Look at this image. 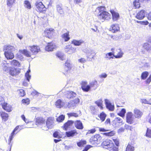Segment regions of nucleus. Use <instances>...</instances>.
Wrapping results in <instances>:
<instances>
[{"label":"nucleus","mask_w":151,"mask_h":151,"mask_svg":"<svg viewBox=\"0 0 151 151\" xmlns=\"http://www.w3.org/2000/svg\"><path fill=\"white\" fill-rule=\"evenodd\" d=\"M95 14L100 20H108L111 18V14L106 11V8L103 6H100L97 8Z\"/></svg>","instance_id":"nucleus-1"},{"label":"nucleus","mask_w":151,"mask_h":151,"mask_svg":"<svg viewBox=\"0 0 151 151\" xmlns=\"http://www.w3.org/2000/svg\"><path fill=\"white\" fill-rule=\"evenodd\" d=\"M54 119L52 117L49 118L46 122V126L42 127V129L47 130L49 129H51L53 126Z\"/></svg>","instance_id":"nucleus-2"},{"label":"nucleus","mask_w":151,"mask_h":151,"mask_svg":"<svg viewBox=\"0 0 151 151\" xmlns=\"http://www.w3.org/2000/svg\"><path fill=\"white\" fill-rule=\"evenodd\" d=\"M55 30L52 28H47L44 31V35L49 38L52 37L55 35Z\"/></svg>","instance_id":"nucleus-3"},{"label":"nucleus","mask_w":151,"mask_h":151,"mask_svg":"<svg viewBox=\"0 0 151 151\" xmlns=\"http://www.w3.org/2000/svg\"><path fill=\"white\" fill-rule=\"evenodd\" d=\"M35 5L36 10L37 12H45L46 10V8L41 2L37 1Z\"/></svg>","instance_id":"nucleus-4"},{"label":"nucleus","mask_w":151,"mask_h":151,"mask_svg":"<svg viewBox=\"0 0 151 151\" xmlns=\"http://www.w3.org/2000/svg\"><path fill=\"white\" fill-rule=\"evenodd\" d=\"M89 142L92 145L99 144L100 142V136L99 134H96L90 138Z\"/></svg>","instance_id":"nucleus-5"},{"label":"nucleus","mask_w":151,"mask_h":151,"mask_svg":"<svg viewBox=\"0 0 151 151\" xmlns=\"http://www.w3.org/2000/svg\"><path fill=\"white\" fill-rule=\"evenodd\" d=\"M102 145L103 148L106 149L111 148L114 146V145L111 141L108 139H106L102 143Z\"/></svg>","instance_id":"nucleus-6"},{"label":"nucleus","mask_w":151,"mask_h":151,"mask_svg":"<svg viewBox=\"0 0 151 151\" xmlns=\"http://www.w3.org/2000/svg\"><path fill=\"white\" fill-rule=\"evenodd\" d=\"M104 101L106 108L109 111H114V105L111 104L110 101L107 99H105Z\"/></svg>","instance_id":"nucleus-7"},{"label":"nucleus","mask_w":151,"mask_h":151,"mask_svg":"<svg viewBox=\"0 0 151 151\" xmlns=\"http://www.w3.org/2000/svg\"><path fill=\"white\" fill-rule=\"evenodd\" d=\"M66 97L68 99H73L77 96V94L75 92L72 91H67L65 94Z\"/></svg>","instance_id":"nucleus-8"},{"label":"nucleus","mask_w":151,"mask_h":151,"mask_svg":"<svg viewBox=\"0 0 151 151\" xmlns=\"http://www.w3.org/2000/svg\"><path fill=\"white\" fill-rule=\"evenodd\" d=\"M56 48V45L53 42L48 43L45 47V50L48 51H52Z\"/></svg>","instance_id":"nucleus-9"},{"label":"nucleus","mask_w":151,"mask_h":151,"mask_svg":"<svg viewBox=\"0 0 151 151\" xmlns=\"http://www.w3.org/2000/svg\"><path fill=\"white\" fill-rule=\"evenodd\" d=\"M65 48V52L69 54L75 52L76 51V48L72 47L71 45L67 46Z\"/></svg>","instance_id":"nucleus-10"},{"label":"nucleus","mask_w":151,"mask_h":151,"mask_svg":"<svg viewBox=\"0 0 151 151\" xmlns=\"http://www.w3.org/2000/svg\"><path fill=\"white\" fill-rule=\"evenodd\" d=\"M145 11L142 10L138 12L136 16V17L138 19H142L145 17Z\"/></svg>","instance_id":"nucleus-11"},{"label":"nucleus","mask_w":151,"mask_h":151,"mask_svg":"<svg viewBox=\"0 0 151 151\" xmlns=\"http://www.w3.org/2000/svg\"><path fill=\"white\" fill-rule=\"evenodd\" d=\"M19 126H17L14 129L12 132L11 133V135L9 137V144L11 143V141L12 140L13 138L14 137V136L16 134H17L19 131L21 129H20L19 131H17L16 133L15 132L17 131L19 129Z\"/></svg>","instance_id":"nucleus-12"},{"label":"nucleus","mask_w":151,"mask_h":151,"mask_svg":"<svg viewBox=\"0 0 151 151\" xmlns=\"http://www.w3.org/2000/svg\"><path fill=\"white\" fill-rule=\"evenodd\" d=\"M65 105V102L62 101L61 99H58L55 102V105L58 108H61L64 107Z\"/></svg>","instance_id":"nucleus-13"},{"label":"nucleus","mask_w":151,"mask_h":151,"mask_svg":"<svg viewBox=\"0 0 151 151\" xmlns=\"http://www.w3.org/2000/svg\"><path fill=\"white\" fill-rule=\"evenodd\" d=\"M132 115V113L131 112H129L126 114L127 122L130 124L133 123Z\"/></svg>","instance_id":"nucleus-14"},{"label":"nucleus","mask_w":151,"mask_h":151,"mask_svg":"<svg viewBox=\"0 0 151 151\" xmlns=\"http://www.w3.org/2000/svg\"><path fill=\"white\" fill-rule=\"evenodd\" d=\"M36 123L37 125H42L43 127L45 125V120L41 117H38L36 119Z\"/></svg>","instance_id":"nucleus-15"},{"label":"nucleus","mask_w":151,"mask_h":151,"mask_svg":"<svg viewBox=\"0 0 151 151\" xmlns=\"http://www.w3.org/2000/svg\"><path fill=\"white\" fill-rule=\"evenodd\" d=\"M76 107L74 103L72 101H70L68 103L65 102V105L64 106L65 108L74 109Z\"/></svg>","instance_id":"nucleus-16"},{"label":"nucleus","mask_w":151,"mask_h":151,"mask_svg":"<svg viewBox=\"0 0 151 151\" xmlns=\"http://www.w3.org/2000/svg\"><path fill=\"white\" fill-rule=\"evenodd\" d=\"M74 122L72 120H68L65 123L63 126V128L65 130H67L68 129L71 127Z\"/></svg>","instance_id":"nucleus-17"},{"label":"nucleus","mask_w":151,"mask_h":151,"mask_svg":"<svg viewBox=\"0 0 151 151\" xmlns=\"http://www.w3.org/2000/svg\"><path fill=\"white\" fill-rule=\"evenodd\" d=\"M19 73V70L17 68H12L9 71V73L12 76H16Z\"/></svg>","instance_id":"nucleus-18"},{"label":"nucleus","mask_w":151,"mask_h":151,"mask_svg":"<svg viewBox=\"0 0 151 151\" xmlns=\"http://www.w3.org/2000/svg\"><path fill=\"white\" fill-rule=\"evenodd\" d=\"M84 42L82 40H73L71 41V43L73 44L75 46H79L81 45L82 44L84 43Z\"/></svg>","instance_id":"nucleus-19"},{"label":"nucleus","mask_w":151,"mask_h":151,"mask_svg":"<svg viewBox=\"0 0 151 151\" xmlns=\"http://www.w3.org/2000/svg\"><path fill=\"white\" fill-rule=\"evenodd\" d=\"M134 116L136 118H139L141 117L142 115V112L139 110L136 109H134Z\"/></svg>","instance_id":"nucleus-20"},{"label":"nucleus","mask_w":151,"mask_h":151,"mask_svg":"<svg viewBox=\"0 0 151 151\" xmlns=\"http://www.w3.org/2000/svg\"><path fill=\"white\" fill-rule=\"evenodd\" d=\"M30 50L33 54L35 55L40 51V49L39 47L34 46L31 47Z\"/></svg>","instance_id":"nucleus-21"},{"label":"nucleus","mask_w":151,"mask_h":151,"mask_svg":"<svg viewBox=\"0 0 151 151\" xmlns=\"http://www.w3.org/2000/svg\"><path fill=\"white\" fill-rule=\"evenodd\" d=\"M3 108L8 112H11L12 110V107L11 105L6 103H4L2 105Z\"/></svg>","instance_id":"nucleus-22"},{"label":"nucleus","mask_w":151,"mask_h":151,"mask_svg":"<svg viewBox=\"0 0 151 151\" xmlns=\"http://www.w3.org/2000/svg\"><path fill=\"white\" fill-rule=\"evenodd\" d=\"M76 128L79 129H82L83 127V124L80 120H77L74 122Z\"/></svg>","instance_id":"nucleus-23"},{"label":"nucleus","mask_w":151,"mask_h":151,"mask_svg":"<svg viewBox=\"0 0 151 151\" xmlns=\"http://www.w3.org/2000/svg\"><path fill=\"white\" fill-rule=\"evenodd\" d=\"M15 50V48L11 45H5L3 48L4 51L7 52H13Z\"/></svg>","instance_id":"nucleus-24"},{"label":"nucleus","mask_w":151,"mask_h":151,"mask_svg":"<svg viewBox=\"0 0 151 151\" xmlns=\"http://www.w3.org/2000/svg\"><path fill=\"white\" fill-rule=\"evenodd\" d=\"M4 54L5 57L8 59H12L14 57L12 52L5 51Z\"/></svg>","instance_id":"nucleus-25"},{"label":"nucleus","mask_w":151,"mask_h":151,"mask_svg":"<svg viewBox=\"0 0 151 151\" xmlns=\"http://www.w3.org/2000/svg\"><path fill=\"white\" fill-rule=\"evenodd\" d=\"M111 12L112 15L113 20L114 21H116L117 20L119 17V14L116 12L114 10H111Z\"/></svg>","instance_id":"nucleus-26"},{"label":"nucleus","mask_w":151,"mask_h":151,"mask_svg":"<svg viewBox=\"0 0 151 151\" xmlns=\"http://www.w3.org/2000/svg\"><path fill=\"white\" fill-rule=\"evenodd\" d=\"M78 133L75 130H71L66 132V135L68 137H73L75 134H77Z\"/></svg>","instance_id":"nucleus-27"},{"label":"nucleus","mask_w":151,"mask_h":151,"mask_svg":"<svg viewBox=\"0 0 151 151\" xmlns=\"http://www.w3.org/2000/svg\"><path fill=\"white\" fill-rule=\"evenodd\" d=\"M110 29L112 32H115L119 29V27L118 24H115L112 25Z\"/></svg>","instance_id":"nucleus-28"},{"label":"nucleus","mask_w":151,"mask_h":151,"mask_svg":"<svg viewBox=\"0 0 151 151\" xmlns=\"http://www.w3.org/2000/svg\"><path fill=\"white\" fill-rule=\"evenodd\" d=\"M115 122L116 125V126H120L123 124V123L122 120L119 117H116L114 120Z\"/></svg>","instance_id":"nucleus-29"},{"label":"nucleus","mask_w":151,"mask_h":151,"mask_svg":"<svg viewBox=\"0 0 151 151\" xmlns=\"http://www.w3.org/2000/svg\"><path fill=\"white\" fill-rule=\"evenodd\" d=\"M19 52L27 57H31V53L30 52L26 49L20 50Z\"/></svg>","instance_id":"nucleus-30"},{"label":"nucleus","mask_w":151,"mask_h":151,"mask_svg":"<svg viewBox=\"0 0 151 151\" xmlns=\"http://www.w3.org/2000/svg\"><path fill=\"white\" fill-rule=\"evenodd\" d=\"M102 103L103 101L101 99L97 100L95 102V104L101 109L103 108Z\"/></svg>","instance_id":"nucleus-31"},{"label":"nucleus","mask_w":151,"mask_h":151,"mask_svg":"<svg viewBox=\"0 0 151 151\" xmlns=\"http://www.w3.org/2000/svg\"><path fill=\"white\" fill-rule=\"evenodd\" d=\"M57 10L58 12L60 14H62L63 13V11L62 8L61 4H58L56 6Z\"/></svg>","instance_id":"nucleus-32"},{"label":"nucleus","mask_w":151,"mask_h":151,"mask_svg":"<svg viewBox=\"0 0 151 151\" xmlns=\"http://www.w3.org/2000/svg\"><path fill=\"white\" fill-rule=\"evenodd\" d=\"M90 88L94 87L96 86L95 88H94V90H95L98 87L97 82L96 80L92 81L90 83Z\"/></svg>","instance_id":"nucleus-33"},{"label":"nucleus","mask_w":151,"mask_h":151,"mask_svg":"<svg viewBox=\"0 0 151 151\" xmlns=\"http://www.w3.org/2000/svg\"><path fill=\"white\" fill-rule=\"evenodd\" d=\"M70 66V64L69 63H66L65 65V71L63 72V73L66 76L67 75L68 73V71L69 69V67Z\"/></svg>","instance_id":"nucleus-34"},{"label":"nucleus","mask_w":151,"mask_h":151,"mask_svg":"<svg viewBox=\"0 0 151 151\" xmlns=\"http://www.w3.org/2000/svg\"><path fill=\"white\" fill-rule=\"evenodd\" d=\"M62 37L64 39L65 41H67L70 39V38L69 37V32L64 34L62 35Z\"/></svg>","instance_id":"nucleus-35"},{"label":"nucleus","mask_w":151,"mask_h":151,"mask_svg":"<svg viewBox=\"0 0 151 151\" xmlns=\"http://www.w3.org/2000/svg\"><path fill=\"white\" fill-rule=\"evenodd\" d=\"M1 116L2 119L4 121H6L8 119L9 116L8 115L7 113L4 112L1 113Z\"/></svg>","instance_id":"nucleus-36"},{"label":"nucleus","mask_w":151,"mask_h":151,"mask_svg":"<svg viewBox=\"0 0 151 151\" xmlns=\"http://www.w3.org/2000/svg\"><path fill=\"white\" fill-rule=\"evenodd\" d=\"M143 48L147 51H149L151 50V46L147 43L144 44L143 45Z\"/></svg>","instance_id":"nucleus-37"},{"label":"nucleus","mask_w":151,"mask_h":151,"mask_svg":"<svg viewBox=\"0 0 151 151\" xmlns=\"http://www.w3.org/2000/svg\"><path fill=\"white\" fill-rule=\"evenodd\" d=\"M120 51L118 52L117 55H114V57L116 58H121L124 54L123 52L121 51L120 49H119Z\"/></svg>","instance_id":"nucleus-38"},{"label":"nucleus","mask_w":151,"mask_h":151,"mask_svg":"<svg viewBox=\"0 0 151 151\" xmlns=\"http://www.w3.org/2000/svg\"><path fill=\"white\" fill-rule=\"evenodd\" d=\"M133 5L135 9L139 8L140 7L139 0H135L133 2Z\"/></svg>","instance_id":"nucleus-39"},{"label":"nucleus","mask_w":151,"mask_h":151,"mask_svg":"<svg viewBox=\"0 0 151 151\" xmlns=\"http://www.w3.org/2000/svg\"><path fill=\"white\" fill-rule=\"evenodd\" d=\"M30 72V69H29L27 72L25 73V75L27 80L28 82L29 81V80L31 78V76L29 74V73Z\"/></svg>","instance_id":"nucleus-40"},{"label":"nucleus","mask_w":151,"mask_h":151,"mask_svg":"<svg viewBox=\"0 0 151 151\" xmlns=\"http://www.w3.org/2000/svg\"><path fill=\"white\" fill-rule=\"evenodd\" d=\"M25 7L28 9H30L31 8V4L27 0H25L24 1Z\"/></svg>","instance_id":"nucleus-41"},{"label":"nucleus","mask_w":151,"mask_h":151,"mask_svg":"<svg viewBox=\"0 0 151 151\" xmlns=\"http://www.w3.org/2000/svg\"><path fill=\"white\" fill-rule=\"evenodd\" d=\"M11 64L12 65L19 66L20 64L19 62L16 60H14L10 61Z\"/></svg>","instance_id":"nucleus-42"},{"label":"nucleus","mask_w":151,"mask_h":151,"mask_svg":"<svg viewBox=\"0 0 151 151\" xmlns=\"http://www.w3.org/2000/svg\"><path fill=\"white\" fill-rule=\"evenodd\" d=\"M148 75V73L147 71L143 72L141 76V78L142 79L145 80L147 78Z\"/></svg>","instance_id":"nucleus-43"},{"label":"nucleus","mask_w":151,"mask_h":151,"mask_svg":"<svg viewBox=\"0 0 151 151\" xmlns=\"http://www.w3.org/2000/svg\"><path fill=\"white\" fill-rule=\"evenodd\" d=\"M134 147L129 144L126 149V151H134Z\"/></svg>","instance_id":"nucleus-44"},{"label":"nucleus","mask_w":151,"mask_h":151,"mask_svg":"<svg viewBox=\"0 0 151 151\" xmlns=\"http://www.w3.org/2000/svg\"><path fill=\"white\" fill-rule=\"evenodd\" d=\"M114 55L113 53L111 52H110L107 53L106 55V56H105V58H109L110 59L111 58L113 59L114 58L113 57Z\"/></svg>","instance_id":"nucleus-45"},{"label":"nucleus","mask_w":151,"mask_h":151,"mask_svg":"<svg viewBox=\"0 0 151 151\" xmlns=\"http://www.w3.org/2000/svg\"><path fill=\"white\" fill-rule=\"evenodd\" d=\"M106 116V114L103 112L101 113L99 116V117L100 118L101 120L102 121V122H103L104 121Z\"/></svg>","instance_id":"nucleus-46"},{"label":"nucleus","mask_w":151,"mask_h":151,"mask_svg":"<svg viewBox=\"0 0 151 151\" xmlns=\"http://www.w3.org/2000/svg\"><path fill=\"white\" fill-rule=\"evenodd\" d=\"M65 118V116L64 115H61L57 118V121L59 122H62L64 120Z\"/></svg>","instance_id":"nucleus-47"},{"label":"nucleus","mask_w":151,"mask_h":151,"mask_svg":"<svg viewBox=\"0 0 151 151\" xmlns=\"http://www.w3.org/2000/svg\"><path fill=\"white\" fill-rule=\"evenodd\" d=\"M126 112V110L124 109H122L120 112L118 114L122 117H123L124 116Z\"/></svg>","instance_id":"nucleus-48"},{"label":"nucleus","mask_w":151,"mask_h":151,"mask_svg":"<svg viewBox=\"0 0 151 151\" xmlns=\"http://www.w3.org/2000/svg\"><path fill=\"white\" fill-rule=\"evenodd\" d=\"M1 65L2 67V69L3 70L6 71L7 69V63L5 61H3L1 64Z\"/></svg>","instance_id":"nucleus-49"},{"label":"nucleus","mask_w":151,"mask_h":151,"mask_svg":"<svg viewBox=\"0 0 151 151\" xmlns=\"http://www.w3.org/2000/svg\"><path fill=\"white\" fill-rule=\"evenodd\" d=\"M86 143V141L85 140L81 141L78 142H77V145L79 147H82L83 145Z\"/></svg>","instance_id":"nucleus-50"},{"label":"nucleus","mask_w":151,"mask_h":151,"mask_svg":"<svg viewBox=\"0 0 151 151\" xmlns=\"http://www.w3.org/2000/svg\"><path fill=\"white\" fill-rule=\"evenodd\" d=\"M29 100L28 98H26L25 99H23L22 100V103L24 104L27 105L29 103Z\"/></svg>","instance_id":"nucleus-51"},{"label":"nucleus","mask_w":151,"mask_h":151,"mask_svg":"<svg viewBox=\"0 0 151 151\" xmlns=\"http://www.w3.org/2000/svg\"><path fill=\"white\" fill-rule=\"evenodd\" d=\"M18 91L19 95L21 96H23L25 95V92L23 89H20Z\"/></svg>","instance_id":"nucleus-52"},{"label":"nucleus","mask_w":151,"mask_h":151,"mask_svg":"<svg viewBox=\"0 0 151 151\" xmlns=\"http://www.w3.org/2000/svg\"><path fill=\"white\" fill-rule=\"evenodd\" d=\"M90 86L87 85L82 87V89L84 91L88 92L90 90Z\"/></svg>","instance_id":"nucleus-53"},{"label":"nucleus","mask_w":151,"mask_h":151,"mask_svg":"<svg viewBox=\"0 0 151 151\" xmlns=\"http://www.w3.org/2000/svg\"><path fill=\"white\" fill-rule=\"evenodd\" d=\"M86 50H87V54L89 56L91 54L94 53V51L90 49H87Z\"/></svg>","instance_id":"nucleus-54"},{"label":"nucleus","mask_w":151,"mask_h":151,"mask_svg":"<svg viewBox=\"0 0 151 151\" xmlns=\"http://www.w3.org/2000/svg\"><path fill=\"white\" fill-rule=\"evenodd\" d=\"M104 134L107 136H111L114 135V133L113 132H109L104 133Z\"/></svg>","instance_id":"nucleus-55"},{"label":"nucleus","mask_w":151,"mask_h":151,"mask_svg":"<svg viewBox=\"0 0 151 151\" xmlns=\"http://www.w3.org/2000/svg\"><path fill=\"white\" fill-rule=\"evenodd\" d=\"M146 136L149 137H151V130L147 129V132L146 133Z\"/></svg>","instance_id":"nucleus-56"},{"label":"nucleus","mask_w":151,"mask_h":151,"mask_svg":"<svg viewBox=\"0 0 151 151\" xmlns=\"http://www.w3.org/2000/svg\"><path fill=\"white\" fill-rule=\"evenodd\" d=\"M15 1V0H7V5L10 6L14 3Z\"/></svg>","instance_id":"nucleus-57"},{"label":"nucleus","mask_w":151,"mask_h":151,"mask_svg":"<svg viewBox=\"0 0 151 151\" xmlns=\"http://www.w3.org/2000/svg\"><path fill=\"white\" fill-rule=\"evenodd\" d=\"M56 55L60 60H63L64 59V57H63V56L61 55V53H58L56 54Z\"/></svg>","instance_id":"nucleus-58"},{"label":"nucleus","mask_w":151,"mask_h":151,"mask_svg":"<svg viewBox=\"0 0 151 151\" xmlns=\"http://www.w3.org/2000/svg\"><path fill=\"white\" fill-rule=\"evenodd\" d=\"M107 75L106 73H102L99 76V77L100 78H105L107 77Z\"/></svg>","instance_id":"nucleus-59"},{"label":"nucleus","mask_w":151,"mask_h":151,"mask_svg":"<svg viewBox=\"0 0 151 151\" xmlns=\"http://www.w3.org/2000/svg\"><path fill=\"white\" fill-rule=\"evenodd\" d=\"M72 101L74 103L75 105L76 106V105L80 102V99L78 98H77Z\"/></svg>","instance_id":"nucleus-60"},{"label":"nucleus","mask_w":151,"mask_h":151,"mask_svg":"<svg viewBox=\"0 0 151 151\" xmlns=\"http://www.w3.org/2000/svg\"><path fill=\"white\" fill-rule=\"evenodd\" d=\"M53 136L54 137L60 138V136L59 135L58 132H55L53 134Z\"/></svg>","instance_id":"nucleus-61"},{"label":"nucleus","mask_w":151,"mask_h":151,"mask_svg":"<svg viewBox=\"0 0 151 151\" xmlns=\"http://www.w3.org/2000/svg\"><path fill=\"white\" fill-rule=\"evenodd\" d=\"M91 146L90 145H87L83 150V151H87L89 149Z\"/></svg>","instance_id":"nucleus-62"},{"label":"nucleus","mask_w":151,"mask_h":151,"mask_svg":"<svg viewBox=\"0 0 151 151\" xmlns=\"http://www.w3.org/2000/svg\"><path fill=\"white\" fill-rule=\"evenodd\" d=\"M78 61L81 63H85L86 61V59L84 58H81L78 60Z\"/></svg>","instance_id":"nucleus-63"},{"label":"nucleus","mask_w":151,"mask_h":151,"mask_svg":"<svg viewBox=\"0 0 151 151\" xmlns=\"http://www.w3.org/2000/svg\"><path fill=\"white\" fill-rule=\"evenodd\" d=\"M151 81V76L150 75L146 81V84H149Z\"/></svg>","instance_id":"nucleus-64"}]
</instances>
